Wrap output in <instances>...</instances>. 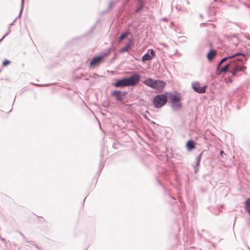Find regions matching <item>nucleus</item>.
I'll return each instance as SVG.
<instances>
[{
  "mask_svg": "<svg viewBox=\"0 0 250 250\" xmlns=\"http://www.w3.org/2000/svg\"><path fill=\"white\" fill-rule=\"evenodd\" d=\"M167 95V101L171 104V107L174 111L181 110L183 107L182 103V96L180 93L176 91L172 93L166 92Z\"/></svg>",
  "mask_w": 250,
  "mask_h": 250,
  "instance_id": "nucleus-1",
  "label": "nucleus"
},
{
  "mask_svg": "<svg viewBox=\"0 0 250 250\" xmlns=\"http://www.w3.org/2000/svg\"><path fill=\"white\" fill-rule=\"evenodd\" d=\"M167 95L166 92L162 93L156 95L153 100L152 103L154 107L156 108H160L163 107L167 101Z\"/></svg>",
  "mask_w": 250,
  "mask_h": 250,
  "instance_id": "nucleus-2",
  "label": "nucleus"
},
{
  "mask_svg": "<svg viewBox=\"0 0 250 250\" xmlns=\"http://www.w3.org/2000/svg\"><path fill=\"white\" fill-rule=\"evenodd\" d=\"M240 58L238 56L236 57L233 60L234 62L231 63V69L234 70L237 73L239 72H244L247 67L241 64L240 62H244L247 61L246 56Z\"/></svg>",
  "mask_w": 250,
  "mask_h": 250,
  "instance_id": "nucleus-3",
  "label": "nucleus"
},
{
  "mask_svg": "<svg viewBox=\"0 0 250 250\" xmlns=\"http://www.w3.org/2000/svg\"><path fill=\"white\" fill-rule=\"evenodd\" d=\"M127 86H133L138 84L141 80V75L137 72H134L130 77H125Z\"/></svg>",
  "mask_w": 250,
  "mask_h": 250,
  "instance_id": "nucleus-4",
  "label": "nucleus"
},
{
  "mask_svg": "<svg viewBox=\"0 0 250 250\" xmlns=\"http://www.w3.org/2000/svg\"><path fill=\"white\" fill-rule=\"evenodd\" d=\"M104 62L102 56L101 55H94L91 58L88 67L90 69H94L98 67L101 63Z\"/></svg>",
  "mask_w": 250,
  "mask_h": 250,
  "instance_id": "nucleus-5",
  "label": "nucleus"
},
{
  "mask_svg": "<svg viewBox=\"0 0 250 250\" xmlns=\"http://www.w3.org/2000/svg\"><path fill=\"white\" fill-rule=\"evenodd\" d=\"M127 93L126 91L115 90L110 93V96L114 97L116 101L121 102L125 99Z\"/></svg>",
  "mask_w": 250,
  "mask_h": 250,
  "instance_id": "nucleus-6",
  "label": "nucleus"
},
{
  "mask_svg": "<svg viewBox=\"0 0 250 250\" xmlns=\"http://www.w3.org/2000/svg\"><path fill=\"white\" fill-rule=\"evenodd\" d=\"M227 55L223 58L220 62L218 63V64L217 65V69L218 70L219 69H220V65L221 64V63H222L223 62H224L225 61H227V60H229L230 61V60H232L233 59H234L236 57H237V56H241V57H245V53H242V52H236L233 54H229L228 53H227Z\"/></svg>",
  "mask_w": 250,
  "mask_h": 250,
  "instance_id": "nucleus-7",
  "label": "nucleus"
},
{
  "mask_svg": "<svg viewBox=\"0 0 250 250\" xmlns=\"http://www.w3.org/2000/svg\"><path fill=\"white\" fill-rule=\"evenodd\" d=\"M191 87L195 92L202 94L206 92L207 86L205 85L202 86L199 82L196 81L192 83Z\"/></svg>",
  "mask_w": 250,
  "mask_h": 250,
  "instance_id": "nucleus-8",
  "label": "nucleus"
},
{
  "mask_svg": "<svg viewBox=\"0 0 250 250\" xmlns=\"http://www.w3.org/2000/svg\"><path fill=\"white\" fill-rule=\"evenodd\" d=\"M111 85L116 88L127 86L125 77L120 79H115L114 81L111 83Z\"/></svg>",
  "mask_w": 250,
  "mask_h": 250,
  "instance_id": "nucleus-9",
  "label": "nucleus"
},
{
  "mask_svg": "<svg viewBox=\"0 0 250 250\" xmlns=\"http://www.w3.org/2000/svg\"><path fill=\"white\" fill-rule=\"evenodd\" d=\"M156 82L154 84L153 89H155L159 92L163 91L166 85V83L164 81L160 80H155Z\"/></svg>",
  "mask_w": 250,
  "mask_h": 250,
  "instance_id": "nucleus-10",
  "label": "nucleus"
},
{
  "mask_svg": "<svg viewBox=\"0 0 250 250\" xmlns=\"http://www.w3.org/2000/svg\"><path fill=\"white\" fill-rule=\"evenodd\" d=\"M207 151L206 150L202 151L199 155H198L196 157L195 159V165L193 166L194 167V171L195 173H196L199 170V167L200 166V162L201 161V159L205 153H206Z\"/></svg>",
  "mask_w": 250,
  "mask_h": 250,
  "instance_id": "nucleus-11",
  "label": "nucleus"
},
{
  "mask_svg": "<svg viewBox=\"0 0 250 250\" xmlns=\"http://www.w3.org/2000/svg\"><path fill=\"white\" fill-rule=\"evenodd\" d=\"M155 55V51L152 49H149L142 56V60L143 62L151 60Z\"/></svg>",
  "mask_w": 250,
  "mask_h": 250,
  "instance_id": "nucleus-12",
  "label": "nucleus"
},
{
  "mask_svg": "<svg viewBox=\"0 0 250 250\" xmlns=\"http://www.w3.org/2000/svg\"><path fill=\"white\" fill-rule=\"evenodd\" d=\"M196 143L193 140H188L186 144V148L188 151H192L195 148Z\"/></svg>",
  "mask_w": 250,
  "mask_h": 250,
  "instance_id": "nucleus-13",
  "label": "nucleus"
},
{
  "mask_svg": "<svg viewBox=\"0 0 250 250\" xmlns=\"http://www.w3.org/2000/svg\"><path fill=\"white\" fill-rule=\"evenodd\" d=\"M113 46V45L112 46ZM113 50L112 47L107 48L104 49L103 52H100L98 55H101L104 61H105V58L107 57L111 53Z\"/></svg>",
  "mask_w": 250,
  "mask_h": 250,
  "instance_id": "nucleus-14",
  "label": "nucleus"
},
{
  "mask_svg": "<svg viewBox=\"0 0 250 250\" xmlns=\"http://www.w3.org/2000/svg\"><path fill=\"white\" fill-rule=\"evenodd\" d=\"M138 1V2L137 4L135 12L137 13H142L146 7L145 5V3L143 2L144 1Z\"/></svg>",
  "mask_w": 250,
  "mask_h": 250,
  "instance_id": "nucleus-15",
  "label": "nucleus"
},
{
  "mask_svg": "<svg viewBox=\"0 0 250 250\" xmlns=\"http://www.w3.org/2000/svg\"><path fill=\"white\" fill-rule=\"evenodd\" d=\"M177 2H179L178 3H177L175 7V8L179 11H181L182 12H188V10L186 7L185 6V5L184 3H183V5L182 4V3H183V1H177Z\"/></svg>",
  "mask_w": 250,
  "mask_h": 250,
  "instance_id": "nucleus-16",
  "label": "nucleus"
},
{
  "mask_svg": "<svg viewBox=\"0 0 250 250\" xmlns=\"http://www.w3.org/2000/svg\"><path fill=\"white\" fill-rule=\"evenodd\" d=\"M155 80L151 78H148L143 81V83L147 86L150 87L151 88H153L154 84L155 83Z\"/></svg>",
  "mask_w": 250,
  "mask_h": 250,
  "instance_id": "nucleus-17",
  "label": "nucleus"
},
{
  "mask_svg": "<svg viewBox=\"0 0 250 250\" xmlns=\"http://www.w3.org/2000/svg\"><path fill=\"white\" fill-rule=\"evenodd\" d=\"M233 62H234V60L229 61L223 67L220 68V71L222 72H229V69H231V63Z\"/></svg>",
  "mask_w": 250,
  "mask_h": 250,
  "instance_id": "nucleus-18",
  "label": "nucleus"
},
{
  "mask_svg": "<svg viewBox=\"0 0 250 250\" xmlns=\"http://www.w3.org/2000/svg\"><path fill=\"white\" fill-rule=\"evenodd\" d=\"M113 5H114V3H113V1H110V2H109V3L108 4V7L107 8V9L101 11L100 12V14L101 15H104L106 13H108L112 9Z\"/></svg>",
  "mask_w": 250,
  "mask_h": 250,
  "instance_id": "nucleus-19",
  "label": "nucleus"
},
{
  "mask_svg": "<svg viewBox=\"0 0 250 250\" xmlns=\"http://www.w3.org/2000/svg\"><path fill=\"white\" fill-rule=\"evenodd\" d=\"M99 20H98L93 26L89 29L86 33H85L83 37H86L91 34H92L93 31L96 29L98 23L99 22Z\"/></svg>",
  "mask_w": 250,
  "mask_h": 250,
  "instance_id": "nucleus-20",
  "label": "nucleus"
},
{
  "mask_svg": "<svg viewBox=\"0 0 250 250\" xmlns=\"http://www.w3.org/2000/svg\"><path fill=\"white\" fill-rule=\"evenodd\" d=\"M245 209L250 215V198H248L245 201Z\"/></svg>",
  "mask_w": 250,
  "mask_h": 250,
  "instance_id": "nucleus-21",
  "label": "nucleus"
},
{
  "mask_svg": "<svg viewBox=\"0 0 250 250\" xmlns=\"http://www.w3.org/2000/svg\"><path fill=\"white\" fill-rule=\"evenodd\" d=\"M24 1H21V10H20V14H19V15L18 16V17H17L15 20L14 21L12 22L10 24H9V28H11V27L14 24V23L15 22V21H16L17 18L19 17H20L21 16V13L22 11V9H23V4H24Z\"/></svg>",
  "mask_w": 250,
  "mask_h": 250,
  "instance_id": "nucleus-22",
  "label": "nucleus"
},
{
  "mask_svg": "<svg viewBox=\"0 0 250 250\" xmlns=\"http://www.w3.org/2000/svg\"><path fill=\"white\" fill-rule=\"evenodd\" d=\"M130 34V32L124 31L121 33L119 36V40L121 41L123 40L125 38H126Z\"/></svg>",
  "mask_w": 250,
  "mask_h": 250,
  "instance_id": "nucleus-23",
  "label": "nucleus"
},
{
  "mask_svg": "<svg viewBox=\"0 0 250 250\" xmlns=\"http://www.w3.org/2000/svg\"><path fill=\"white\" fill-rule=\"evenodd\" d=\"M215 54V51L212 49H210L207 54V58L208 60H210L211 58Z\"/></svg>",
  "mask_w": 250,
  "mask_h": 250,
  "instance_id": "nucleus-24",
  "label": "nucleus"
},
{
  "mask_svg": "<svg viewBox=\"0 0 250 250\" xmlns=\"http://www.w3.org/2000/svg\"><path fill=\"white\" fill-rule=\"evenodd\" d=\"M187 37L186 36H180L178 37V42L179 43H183L187 42Z\"/></svg>",
  "mask_w": 250,
  "mask_h": 250,
  "instance_id": "nucleus-25",
  "label": "nucleus"
},
{
  "mask_svg": "<svg viewBox=\"0 0 250 250\" xmlns=\"http://www.w3.org/2000/svg\"><path fill=\"white\" fill-rule=\"evenodd\" d=\"M125 45H127L128 47V48L133 46H134V42L132 41V40L131 39H129L128 40V42Z\"/></svg>",
  "mask_w": 250,
  "mask_h": 250,
  "instance_id": "nucleus-26",
  "label": "nucleus"
},
{
  "mask_svg": "<svg viewBox=\"0 0 250 250\" xmlns=\"http://www.w3.org/2000/svg\"><path fill=\"white\" fill-rule=\"evenodd\" d=\"M128 48V46L125 45L124 47H122L120 49L119 52L120 53H124V52H125V51H126L127 50Z\"/></svg>",
  "mask_w": 250,
  "mask_h": 250,
  "instance_id": "nucleus-27",
  "label": "nucleus"
},
{
  "mask_svg": "<svg viewBox=\"0 0 250 250\" xmlns=\"http://www.w3.org/2000/svg\"><path fill=\"white\" fill-rule=\"evenodd\" d=\"M11 63V61L7 59H5L2 63L3 66H6L10 64Z\"/></svg>",
  "mask_w": 250,
  "mask_h": 250,
  "instance_id": "nucleus-28",
  "label": "nucleus"
},
{
  "mask_svg": "<svg viewBox=\"0 0 250 250\" xmlns=\"http://www.w3.org/2000/svg\"><path fill=\"white\" fill-rule=\"evenodd\" d=\"M104 167V162L103 161V160H101L100 162V163L99 164V169L100 172H102Z\"/></svg>",
  "mask_w": 250,
  "mask_h": 250,
  "instance_id": "nucleus-29",
  "label": "nucleus"
},
{
  "mask_svg": "<svg viewBox=\"0 0 250 250\" xmlns=\"http://www.w3.org/2000/svg\"><path fill=\"white\" fill-rule=\"evenodd\" d=\"M32 84L36 85L37 86H47L50 85V83H46V84H37V83H32Z\"/></svg>",
  "mask_w": 250,
  "mask_h": 250,
  "instance_id": "nucleus-30",
  "label": "nucleus"
},
{
  "mask_svg": "<svg viewBox=\"0 0 250 250\" xmlns=\"http://www.w3.org/2000/svg\"><path fill=\"white\" fill-rule=\"evenodd\" d=\"M230 73L231 74L232 77H236L237 76V73L234 70L230 69Z\"/></svg>",
  "mask_w": 250,
  "mask_h": 250,
  "instance_id": "nucleus-31",
  "label": "nucleus"
},
{
  "mask_svg": "<svg viewBox=\"0 0 250 250\" xmlns=\"http://www.w3.org/2000/svg\"><path fill=\"white\" fill-rule=\"evenodd\" d=\"M116 59V54L115 53L112 58H111L110 60V62L112 63L113 61H114Z\"/></svg>",
  "mask_w": 250,
  "mask_h": 250,
  "instance_id": "nucleus-32",
  "label": "nucleus"
},
{
  "mask_svg": "<svg viewBox=\"0 0 250 250\" xmlns=\"http://www.w3.org/2000/svg\"><path fill=\"white\" fill-rule=\"evenodd\" d=\"M200 191H201L202 192H203V193H205V192H206L207 191V188H203V187H201V188H200Z\"/></svg>",
  "mask_w": 250,
  "mask_h": 250,
  "instance_id": "nucleus-33",
  "label": "nucleus"
},
{
  "mask_svg": "<svg viewBox=\"0 0 250 250\" xmlns=\"http://www.w3.org/2000/svg\"><path fill=\"white\" fill-rule=\"evenodd\" d=\"M157 183L160 186H161L162 188H164L165 187L163 185V184L159 180V179H157Z\"/></svg>",
  "mask_w": 250,
  "mask_h": 250,
  "instance_id": "nucleus-34",
  "label": "nucleus"
},
{
  "mask_svg": "<svg viewBox=\"0 0 250 250\" xmlns=\"http://www.w3.org/2000/svg\"><path fill=\"white\" fill-rule=\"evenodd\" d=\"M102 105L104 106V107H106L107 105H108V103L106 101H104L103 103H102Z\"/></svg>",
  "mask_w": 250,
  "mask_h": 250,
  "instance_id": "nucleus-35",
  "label": "nucleus"
},
{
  "mask_svg": "<svg viewBox=\"0 0 250 250\" xmlns=\"http://www.w3.org/2000/svg\"><path fill=\"white\" fill-rule=\"evenodd\" d=\"M0 239L1 240V241H2L3 242H4V243H6V240L5 238H3L2 237V236L1 235V234H0Z\"/></svg>",
  "mask_w": 250,
  "mask_h": 250,
  "instance_id": "nucleus-36",
  "label": "nucleus"
},
{
  "mask_svg": "<svg viewBox=\"0 0 250 250\" xmlns=\"http://www.w3.org/2000/svg\"><path fill=\"white\" fill-rule=\"evenodd\" d=\"M143 116L147 121H150V119L147 117V116L146 114H144L143 115Z\"/></svg>",
  "mask_w": 250,
  "mask_h": 250,
  "instance_id": "nucleus-37",
  "label": "nucleus"
},
{
  "mask_svg": "<svg viewBox=\"0 0 250 250\" xmlns=\"http://www.w3.org/2000/svg\"><path fill=\"white\" fill-rule=\"evenodd\" d=\"M241 1V3H243V4L246 5V6H247V7H248L249 8H250V4H247V3H244V2L243 3V1Z\"/></svg>",
  "mask_w": 250,
  "mask_h": 250,
  "instance_id": "nucleus-38",
  "label": "nucleus"
},
{
  "mask_svg": "<svg viewBox=\"0 0 250 250\" xmlns=\"http://www.w3.org/2000/svg\"><path fill=\"white\" fill-rule=\"evenodd\" d=\"M101 173V172H100L99 169H98V171H97V172L96 174V176L97 177V178L100 176Z\"/></svg>",
  "mask_w": 250,
  "mask_h": 250,
  "instance_id": "nucleus-39",
  "label": "nucleus"
},
{
  "mask_svg": "<svg viewBox=\"0 0 250 250\" xmlns=\"http://www.w3.org/2000/svg\"><path fill=\"white\" fill-rule=\"evenodd\" d=\"M8 35V32H6L1 39H2V40Z\"/></svg>",
  "mask_w": 250,
  "mask_h": 250,
  "instance_id": "nucleus-40",
  "label": "nucleus"
},
{
  "mask_svg": "<svg viewBox=\"0 0 250 250\" xmlns=\"http://www.w3.org/2000/svg\"><path fill=\"white\" fill-rule=\"evenodd\" d=\"M220 154L221 155V156H222L223 157L224 155H226V154L222 150L220 151Z\"/></svg>",
  "mask_w": 250,
  "mask_h": 250,
  "instance_id": "nucleus-41",
  "label": "nucleus"
},
{
  "mask_svg": "<svg viewBox=\"0 0 250 250\" xmlns=\"http://www.w3.org/2000/svg\"><path fill=\"white\" fill-rule=\"evenodd\" d=\"M19 233L22 237L23 238H25V236L24 235V234L21 232L20 231Z\"/></svg>",
  "mask_w": 250,
  "mask_h": 250,
  "instance_id": "nucleus-42",
  "label": "nucleus"
},
{
  "mask_svg": "<svg viewBox=\"0 0 250 250\" xmlns=\"http://www.w3.org/2000/svg\"><path fill=\"white\" fill-rule=\"evenodd\" d=\"M19 233L22 237L23 238H25V236L24 235V234L21 232L20 231Z\"/></svg>",
  "mask_w": 250,
  "mask_h": 250,
  "instance_id": "nucleus-43",
  "label": "nucleus"
},
{
  "mask_svg": "<svg viewBox=\"0 0 250 250\" xmlns=\"http://www.w3.org/2000/svg\"><path fill=\"white\" fill-rule=\"evenodd\" d=\"M82 37H77V38H74V39H73V40H80V39H82Z\"/></svg>",
  "mask_w": 250,
  "mask_h": 250,
  "instance_id": "nucleus-44",
  "label": "nucleus"
},
{
  "mask_svg": "<svg viewBox=\"0 0 250 250\" xmlns=\"http://www.w3.org/2000/svg\"><path fill=\"white\" fill-rule=\"evenodd\" d=\"M186 5H188L189 4V1H185Z\"/></svg>",
  "mask_w": 250,
  "mask_h": 250,
  "instance_id": "nucleus-45",
  "label": "nucleus"
},
{
  "mask_svg": "<svg viewBox=\"0 0 250 250\" xmlns=\"http://www.w3.org/2000/svg\"><path fill=\"white\" fill-rule=\"evenodd\" d=\"M148 121L150 122V123L152 124H154V125L156 124L155 122L153 121H151L150 120V121Z\"/></svg>",
  "mask_w": 250,
  "mask_h": 250,
  "instance_id": "nucleus-46",
  "label": "nucleus"
},
{
  "mask_svg": "<svg viewBox=\"0 0 250 250\" xmlns=\"http://www.w3.org/2000/svg\"><path fill=\"white\" fill-rule=\"evenodd\" d=\"M236 220V216H235V218H234V222L233 226V228H234V226H235V224Z\"/></svg>",
  "mask_w": 250,
  "mask_h": 250,
  "instance_id": "nucleus-47",
  "label": "nucleus"
},
{
  "mask_svg": "<svg viewBox=\"0 0 250 250\" xmlns=\"http://www.w3.org/2000/svg\"><path fill=\"white\" fill-rule=\"evenodd\" d=\"M26 242L29 243L30 244H32L33 243L32 241H26Z\"/></svg>",
  "mask_w": 250,
  "mask_h": 250,
  "instance_id": "nucleus-48",
  "label": "nucleus"
},
{
  "mask_svg": "<svg viewBox=\"0 0 250 250\" xmlns=\"http://www.w3.org/2000/svg\"><path fill=\"white\" fill-rule=\"evenodd\" d=\"M11 32V30H10V28H9L8 27V29L7 30V32H8V34L10 33V32Z\"/></svg>",
  "mask_w": 250,
  "mask_h": 250,
  "instance_id": "nucleus-49",
  "label": "nucleus"
},
{
  "mask_svg": "<svg viewBox=\"0 0 250 250\" xmlns=\"http://www.w3.org/2000/svg\"><path fill=\"white\" fill-rule=\"evenodd\" d=\"M16 96L15 97L14 100L13 101V104H12V106H13L14 103L15 102V99H16Z\"/></svg>",
  "mask_w": 250,
  "mask_h": 250,
  "instance_id": "nucleus-50",
  "label": "nucleus"
},
{
  "mask_svg": "<svg viewBox=\"0 0 250 250\" xmlns=\"http://www.w3.org/2000/svg\"><path fill=\"white\" fill-rule=\"evenodd\" d=\"M86 198V197H85V198L84 199V200H83V204H84V201H85V200Z\"/></svg>",
  "mask_w": 250,
  "mask_h": 250,
  "instance_id": "nucleus-51",
  "label": "nucleus"
},
{
  "mask_svg": "<svg viewBox=\"0 0 250 250\" xmlns=\"http://www.w3.org/2000/svg\"><path fill=\"white\" fill-rule=\"evenodd\" d=\"M12 110V108H11V109L9 112H8V114L10 113Z\"/></svg>",
  "mask_w": 250,
  "mask_h": 250,
  "instance_id": "nucleus-52",
  "label": "nucleus"
},
{
  "mask_svg": "<svg viewBox=\"0 0 250 250\" xmlns=\"http://www.w3.org/2000/svg\"><path fill=\"white\" fill-rule=\"evenodd\" d=\"M200 17L201 18H203V15H202V14H200Z\"/></svg>",
  "mask_w": 250,
  "mask_h": 250,
  "instance_id": "nucleus-53",
  "label": "nucleus"
},
{
  "mask_svg": "<svg viewBox=\"0 0 250 250\" xmlns=\"http://www.w3.org/2000/svg\"><path fill=\"white\" fill-rule=\"evenodd\" d=\"M166 19H166V18H164V19H163V21H166Z\"/></svg>",
  "mask_w": 250,
  "mask_h": 250,
  "instance_id": "nucleus-54",
  "label": "nucleus"
},
{
  "mask_svg": "<svg viewBox=\"0 0 250 250\" xmlns=\"http://www.w3.org/2000/svg\"><path fill=\"white\" fill-rule=\"evenodd\" d=\"M2 39H0V42H2Z\"/></svg>",
  "mask_w": 250,
  "mask_h": 250,
  "instance_id": "nucleus-55",
  "label": "nucleus"
},
{
  "mask_svg": "<svg viewBox=\"0 0 250 250\" xmlns=\"http://www.w3.org/2000/svg\"><path fill=\"white\" fill-rule=\"evenodd\" d=\"M146 112L147 113H149V112L147 110H146Z\"/></svg>",
  "mask_w": 250,
  "mask_h": 250,
  "instance_id": "nucleus-56",
  "label": "nucleus"
},
{
  "mask_svg": "<svg viewBox=\"0 0 250 250\" xmlns=\"http://www.w3.org/2000/svg\"><path fill=\"white\" fill-rule=\"evenodd\" d=\"M23 240H25V241H26V238H23Z\"/></svg>",
  "mask_w": 250,
  "mask_h": 250,
  "instance_id": "nucleus-57",
  "label": "nucleus"
},
{
  "mask_svg": "<svg viewBox=\"0 0 250 250\" xmlns=\"http://www.w3.org/2000/svg\"><path fill=\"white\" fill-rule=\"evenodd\" d=\"M171 6H172V7H173V3H172V4H171Z\"/></svg>",
  "mask_w": 250,
  "mask_h": 250,
  "instance_id": "nucleus-58",
  "label": "nucleus"
}]
</instances>
